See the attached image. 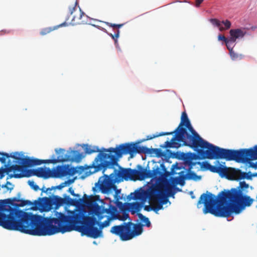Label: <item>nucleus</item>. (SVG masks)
Masks as SVG:
<instances>
[{
  "label": "nucleus",
  "mask_w": 257,
  "mask_h": 257,
  "mask_svg": "<svg viewBox=\"0 0 257 257\" xmlns=\"http://www.w3.org/2000/svg\"><path fill=\"white\" fill-rule=\"evenodd\" d=\"M55 152L58 154L57 159H52V160H57L60 157L62 159L63 161H59L56 163L59 162H64L67 161H80L83 157L82 153H79L77 151H72L71 153L73 154V156L70 155H67L65 154V150L63 149H56Z\"/></svg>",
  "instance_id": "12"
},
{
  "label": "nucleus",
  "mask_w": 257,
  "mask_h": 257,
  "mask_svg": "<svg viewBox=\"0 0 257 257\" xmlns=\"http://www.w3.org/2000/svg\"><path fill=\"white\" fill-rule=\"evenodd\" d=\"M235 41H234L233 39H232L231 38H228V39L226 41L225 44L226 46L229 51V52L231 51H232L233 48L234 46V43Z\"/></svg>",
  "instance_id": "27"
},
{
  "label": "nucleus",
  "mask_w": 257,
  "mask_h": 257,
  "mask_svg": "<svg viewBox=\"0 0 257 257\" xmlns=\"http://www.w3.org/2000/svg\"><path fill=\"white\" fill-rule=\"evenodd\" d=\"M150 150L144 146H139L137 144L125 143L117 146L115 148L102 149L100 151L98 147L87 146L85 150V153L91 154L99 152V154L95 158L91 165L88 167L89 174H92L101 170L103 173L107 169L113 168L117 165L118 159L123 154H130L132 158L136 153L147 154Z\"/></svg>",
  "instance_id": "4"
},
{
  "label": "nucleus",
  "mask_w": 257,
  "mask_h": 257,
  "mask_svg": "<svg viewBox=\"0 0 257 257\" xmlns=\"http://www.w3.org/2000/svg\"><path fill=\"white\" fill-rule=\"evenodd\" d=\"M12 158L8 161V166L6 168V172L9 173L14 171V174L11 177H14L16 174H23L24 170L27 167L40 165L43 163L56 164L59 161H63L59 157L57 160H39L38 159H32L24 156L23 154L19 152H14L10 154L7 153L0 152V162L3 164H6L7 159Z\"/></svg>",
  "instance_id": "6"
},
{
  "label": "nucleus",
  "mask_w": 257,
  "mask_h": 257,
  "mask_svg": "<svg viewBox=\"0 0 257 257\" xmlns=\"http://www.w3.org/2000/svg\"><path fill=\"white\" fill-rule=\"evenodd\" d=\"M116 170H114L113 173L109 175L104 174L99 177L97 182L95 183L92 190L94 192H101L103 194H108L112 190L116 189L115 185L116 182L115 172Z\"/></svg>",
  "instance_id": "8"
},
{
  "label": "nucleus",
  "mask_w": 257,
  "mask_h": 257,
  "mask_svg": "<svg viewBox=\"0 0 257 257\" xmlns=\"http://www.w3.org/2000/svg\"><path fill=\"white\" fill-rule=\"evenodd\" d=\"M42 191L46 192H45V191H46V190H45V189H44V188H42Z\"/></svg>",
  "instance_id": "60"
},
{
  "label": "nucleus",
  "mask_w": 257,
  "mask_h": 257,
  "mask_svg": "<svg viewBox=\"0 0 257 257\" xmlns=\"http://www.w3.org/2000/svg\"><path fill=\"white\" fill-rule=\"evenodd\" d=\"M153 206L152 205V206H151V205H145L144 207V210H146V211H150L151 210H153Z\"/></svg>",
  "instance_id": "48"
},
{
  "label": "nucleus",
  "mask_w": 257,
  "mask_h": 257,
  "mask_svg": "<svg viewBox=\"0 0 257 257\" xmlns=\"http://www.w3.org/2000/svg\"><path fill=\"white\" fill-rule=\"evenodd\" d=\"M86 195L84 194V197H86Z\"/></svg>",
  "instance_id": "61"
},
{
  "label": "nucleus",
  "mask_w": 257,
  "mask_h": 257,
  "mask_svg": "<svg viewBox=\"0 0 257 257\" xmlns=\"http://www.w3.org/2000/svg\"><path fill=\"white\" fill-rule=\"evenodd\" d=\"M153 206V210L157 212L162 209H163V203L160 202V201L157 202H151Z\"/></svg>",
  "instance_id": "26"
},
{
  "label": "nucleus",
  "mask_w": 257,
  "mask_h": 257,
  "mask_svg": "<svg viewBox=\"0 0 257 257\" xmlns=\"http://www.w3.org/2000/svg\"><path fill=\"white\" fill-rule=\"evenodd\" d=\"M249 167L254 168V169H256L257 168V162H255V163L250 162L249 163Z\"/></svg>",
  "instance_id": "52"
},
{
  "label": "nucleus",
  "mask_w": 257,
  "mask_h": 257,
  "mask_svg": "<svg viewBox=\"0 0 257 257\" xmlns=\"http://www.w3.org/2000/svg\"><path fill=\"white\" fill-rule=\"evenodd\" d=\"M93 213L97 217L99 220H101L105 217L107 214L110 215V216L112 217L113 219L119 218L118 215L117 213V208L111 204H109L108 208H105L102 206L96 204L94 206Z\"/></svg>",
  "instance_id": "11"
},
{
  "label": "nucleus",
  "mask_w": 257,
  "mask_h": 257,
  "mask_svg": "<svg viewBox=\"0 0 257 257\" xmlns=\"http://www.w3.org/2000/svg\"><path fill=\"white\" fill-rule=\"evenodd\" d=\"M105 217H107V219L105 221L101 223L99 222L98 226L101 229L109 226L110 221L113 219V218L110 216L106 215Z\"/></svg>",
  "instance_id": "28"
},
{
  "label": "nucleus",
  "mask_w": 257,
  "mask_h": 257,
  "mask_svg": "<svg viewBox=\"0 0 257 257\" xmlns=\"http://www.w3.org/2000/svg\"><path fill=\"white\" fill-rule=\"evenodd\" d=\"M175 136L172 138L170 141H166L165 142V147L166 148H179L182 145L188 146L191 148H194L197 152L198 149H200V147L194 144L193 142L191 141V140H188L183 136L179 137V133L175 132Z\"/></svg>",
  "instance_id": "10"
},
{
  "label": "nucleus",
  "mask_w": 257,
  "mask_h": 257,
  "mask_svg": "<svg viewBox=\"0 0 257 257\" xmlns=\"http://www.w3.org/2000/svg\"><path fill=\"white\" fill-rule=\"evenodd\" d=\"M218 168V166H213V165H211L209 171H210L211 172H213V173H217Z\"/></svg>",
  "instance_id": "43"
},
{
  "label": "nucleus",
  "mask_w": 257,
  "mask_h": 257,
  "mask_svg": "<svg viewBox=\"0 0 257 257\" xmlns=\"http://www.w3.org/2000/svg\"><path fill=\"white\" fill-rule=\"evenodd\" d=\"M244 173L246 174V177L249 176L250 175H252V174H251L250 172H249L248 173L244 172Z\"/></svg>",
  "instance_id": "56"
},
{
  "label": "nucleus",
  "mask_w": 257,
  "mask_h": 257,
  "mask_svg": "<svg viewBox=\"0 0 257 257\" xmlns=\"http://www.w3.org/2000/svg\"><path fill=\"white\" fill-rule=\"evenodd\" d=\"M137 215L141 221L145 223L147 227L151 226V222L149 218L140 213ZM144 224L141 223H134L131 221L123 222L118 225L112 226L110 232L117 236H118L122 241L129 240L136 236L142 234L143 231Z\"/></svg>",
  "instance_id": "7"
},
{
  "label": "nucleus",
  "mask_w": 257,
  "mask_h": 257,
  "mask_svg": "<svg viewBox=\"0 0 257 257\" xmlns=\"http://www.w3.org/2000/svg\"><path fill=\"white\" fill-rule=\"evenodd\" d=\"M246 33L245 28L231 29L229 31L230 37L235 41L237 39L243 38Z\"/></svg>",
  "instance_id": "17"
},
{
  "label": "nucleus",
  "mask_w": 257,
  "mask_h": 257,
  "mask_svg": "<svg viewBox=\"0 0 257 257\" xmlns=\"http://www.w3.org/2000/svg\"><path fill=\"white\" fill-rule=\"evenodd\" d=\"M218 40L219 41H224L225 43L226 42V41L228 39L226 38H225V37L223 35H219L218 36Z\"/></svg>",
  "instance_id": "44"
},
{
  "label": "nucleus",
  "mask_w": 257,
  "mask_h": 257,
  "mask_svg": "<svg viewBox=\"0 0 257 257\" xmlns=\"http://www.w3.org/2000/svg\"><path fill=\"white\" fill-rule=\"evenodd\" d=\"M230 168L220 165L218 166L217 173L222 177H225L228 178V173Z\"/></svg>",
  "instance_id": "22"
},
{
  "label": "nucleus",
  "mask_w": 257,
  "mask_h": 257,
  "mask_svg": "<svg viewBox=\"0 0 257 257\" xmlns=\"http://www.w3.org/2000/svg\"><path fill=\"white\" fill-rule=\"evenodd\" d=\"M150 175H151V178L157 179L162 176L163 173L160 171L159 168L157 167L156 169L150 171Z\"/></svg>",
  "instance_id": "24"
},
{
  "label": "nucleus",
  "mask_w": 257,
  "mask_h": 257,
  "mask_svg": "<svg viewBox=\"0 0 257 257\" xmlns=\"http://www.w3.org/2000/svg\"><path fill=\"white\" fill-rule=\"evenodd\" d=\"M105 24L109 26V27H112L113 29L114 28H117L119 29L121 28L123 24H114L108 22H106Z\"/></svg>",
  "instance_id": "38"
},
{
  "label": "nucleus",
  "mask_w": 257,
  "mask_h": 257,
  "mask_svg": "<svg viewBox=\"0 0 257 257\" xmlns=\"http://www.w3.org/2000/svg\"><path fill=\"white\" fill-rule=\"evenodd\" d=\"M28 184L35 191H37L38 190H39V186L37 185H36L34 181H28Z\"/></svg>",
  "instance_id": "37"
},
{
  "label": "nucleus",
  "mask_w": 257,
  "mask_h": 257,
  "mask_svg": "<svg viewBox=\"0 0 257 257\" xmlns=\"http://www.w3.org/2000/svg\"><path fill=\"white\" fill-rule=\"evenodd\" d=\"M248 161L257 159V145L253 148H250Z\"/></svg>",
  "instance_id": "23"
},
{
  "label": "nucleus",
  "mask_w": 257,
  "mask_h": 257,
  "mask_svg": "<svg viewBox=\"0 0 257 257\" xmlns=\"http://www.w3.org/2000/svg\"><path fill=\"white\" fill-rule=\"evenodd\" d=\"M131 168L124 169L121 172L122 177L125 179L127 178H130L131 177Z\"/></svg>",
  "instance_id": "29"
},
{
  "label": "nucleus",
  "mask_w": 257,
  "mask_h": 257,
  "mask_svg": "<svg viewBox=\"0 0 257 257\" xmlns=\"http://www.w3.org/2000/svg\"><path fill=\"white\" fill-rule=\"evenodd\" d=\"M141 193L139 192H137L135 193V195L134 196V199H140L141 198Z\"/></svg>",
  "instance_id": "50"
},
{
  "label": "nucleus",
  "mask_w": 257,
  "mask_h": 257,
  "mask_svg": "<svg viewBox=\"0 0 257 257\" xmlns=\"http://www.w3.org/2000/svg\"><path fill=\"white\" fill-rule=\"evenodd\" d=\"M204 0H196V6L199 7Z\"/></svg>",
  "instance_id": "53"
},
{
  "label": "nucleus",
  "mask_w": 257,
  "mask_h": 257,
  "mask_svg": "<svg viewBox=\"0 0 257 257\" xmlns=\"http://www.w3.org/2000/svg\"><path fill=\"white\" fill-rule=\"evenodd\" d=\"M48 175V171L45 168H39L34 169H26L23 174H16L14 176V178H21L23 177H29L32 176H36L38 177L47 178Z\"/></svg>",
  "instance_id": "13"
},
{
  "label": "nucleus",
  "mask_w": 257,
  "mask_h": 257,
  "mask_svg": "<svg viewBox=\"0 0 257 257\" xmlns=\"http://www.w3.org/2000/svg\"><path fill=\"white\" fill-rule=\"evenodd\" d=\"M52 31V30L50 28H45L41 31L40 34L42 36L45 35L51 32Z\"/></svg>",
  "instance_id": "41"
},
{
  "label": "nucleus",
  "mask_w": 257,
  "mask_h": 257,
  "mask_svg": "<svg viewBox=\"0 0 257 257\" xmlns=\"http://www.w3.org/2000/svg\"><path fill=\"white\" fill-rule=\"evenodd\" d=\"M229 53H230L231 58L233 60H235L238 59H241L243 58V55H242L241 54L238 55V54H236V53H235L233 51L230 52Z\"/></svg>",
  "instance_id": "33"
},
{
  "label": "nucleus",
  "mask_w": 257,
  "mask_h": 257,
  "mask_svg": "<svg viewBox=\"0 0 257 257\" xmlns=\"http://www.w3.org/2000/svg\"><path fill=\"white\" fill-rule=\"evenodd\" d=\"M210 21L212 25L218 27L220 31L229 29L231 25L230 22L227 20L220 22L216 19H211Z\"/></svg>",
  "instance_id": "16"
},
{
  "label": "nucleus",
  "mask_w": 257,
  "mask_h": 257,
  "mask_svg": "<svg viewBox=\"0 0 257 257\" xmlns=\"http://www.w3.org/2000/svg\"><path fill=\"white\" fill-rule=\"evenodd\" d=\"M42 199L50 205L55 204L57 206L62 205L64 202V199L58 196H54L52 198L44 197Z\"/></svg>",
  "instance_id": "18"
},
{
  "label": "nucleus",
  "mask_w": 257,
  "mask_h": 257,
  "mask_svg": "<svg viewBox=\"0 0 257 257\" xmlns=\"http://www.w3.org/2000/svg\"><path fill=\"white\" fill-rule=\"evenodd\" d=\"M165 193V190L162 186H155L146 192V196L150 202H157L160 201Z\"/></svg>",
  "instance_id": "14"
},
{
  "label": "nucleus",
  "mask_w": 257,
  "mask_h": 257,
  "mask_svg": "<svg viewBox=\"0 0 257 257\" xmlns=\"http://www.w3.org/2000/svg\"><path fill=\"white\" fill-rule=\"evenodd\" d=\"M257 28V26H254V27H251V29L252 30H254L255 29Z\"/></svg>",
  "instance_id": "58"
},
{
  "label": "nucleus",
  "mask_w": 257,
  "mask_h": 257,
  "mask_svg": "<svg viewBox=\"0 0 257 257\" xmlns=\"http://www.w3.org/2000/svg\"><path fill=\"white\" fill-rule=\"evenodd\" d=\"M246 175L239 169L230 168L227 178L232 180H239L250 178L246 177Z\"/></svg>",
  "instance_id": "15"
},
{
  "label": "nucleus",
  "mask_w": 257,
  "mask_h": 257,
  "mask_svg": "<svg viewBox=\"0 0 257 257\" xmlns=\"http://www.w3.org/2000/svg\"><path fill=\"white\" fill-rule=\"evenodd\" d=\"M65 186H65L64 182H62V183H61L60 185H59L58 186L52 187L51 188H48L46 189L45 192H47L48 190H54V189H56L60 190V189H62L63 188L65 187Z\"/></svg>",
  "instance_id": "35"
},
{
  "label": "nucleus",
  "mask_w": 257,
  "mask_h": 257,
  "mask_svg": "<svg viewBox=\"0 0 257 257\" xmlns=\"http://www.w3.org/2000/svg\"><path fill=\"white\" fill-rule=\"evenodd\" d=\"M175 132L179 133L180 138L183 136L188 140H191V141L200 147V149L197 150V155L199 159H225L227 161L234 160L236 162L248 161L250 149L239 150H227L214 146L204 140L194 130L185 111L182 112L181 122L174 131L162 132L157 133L153 136H148L146 140L173 135Z\"/></svg>",
  "instance_id": "1"
},
{
  "label": "nucleus",
  "mask_w": 257,
  "mask_h": 257,
  "mask_svg": "<svg viewBox=\"0 0 257 257\" xmlns=\"http://www.w3.org/2000/svg\"><path fill=\"white\" fill-rule=\"evenodd\" d=\"M41 216L25 212L4 203L0 200V226L35 235Z\"/></svg>",
  "instance_id": "5"
},
{
  "label": "nucleus",
  "mask_w": 257,
  "mask_h": 257,
  "mask_svg": "<svg viewBox=\"0 0 257 257\" xmlns=\"http://www.w3.org/2000/svg\"><path fill=\"white\" fill-rule=\"evenodd\" d=\"M6 172V169H4L3 171H2L1 170H0V175H1V177H0L1 178H2L3 177V176H4V175H3V173H4V172Z\"/></svg>",
  "instance_id": "55"
},
{
  "label": "nucleus",
  "mask_w": 257,
  "mask_h": 257,
  "mask_svg": "<svg viewBox=\"0 0 257 257\" xmlns=\"http://www.w3.org/2000/svg\"><path fill=\"white\" fill-rule=\"evenodd\" d=\"M68 192L74 196H79L78 194H75L74 190L71 187L69 188Z\"/></svg>",
  "instance_id": "49"
},
{
  "label": "nucleus",
  "mask_w": 257,
  "mask_h": 257,
  "mask_svg": "<svg viewBox=\"0 0 257 257\" xmlns=\"http://www.w3.org/2000/svg\"><path fill=\"white\" fill-rule=\"evenodd\" d=\"M243 194L242 190L233 188L219 192L216 198L207 191L201 195L198 204H204V214L209 213L216 217L228 218L232 213L239 214L246 206L252 204L253 199Z\"/></svg>",
  "instance_id": "3"
},
{
  "label": "nucleus",
  "mask_w": 257,
  "mask_h": 257,
  "mask_svg": "<svg viewBox=\"0 0 257 257\" xmlns=\"http://www.w3.org/2000/svg\"><path fill=\"white\" fill-rule=\"evenodd\" d=\"M99 222L93 216H83L79 212L62 214L59 218L41 216L35 235H51L76 230L88 237L97 238L102 236V229L95 226Z\"/></svg>",
  "instance_id": "2"
},
{
  "label": "nucleus",
  "mask_w": 257,
  "mask_h": 257,
  "mask_svg": "<svg viewBox=\"0 0 257 257\" xmlns=\"http://www.w3.org/2000/svg\"><path fill=\"white\" fill-rule=\"evenodd\" d=\"M175 189L177 190V191H181V189H179V188L175 187Z\"/></svg>",
  "instance_id": "57"
},
{
  "label": "nucleus",
  "mask_w": 257,
  "mask_h": 257,
  "mask_svg": "<svg viewBox=\"0 0 257 257\" xmlns=\"http://www.w3.org/2000/svg\"><path fill=\"white\" fill-rule=\"evenodd\" d=\"M199 164H200V163ZM211 164L208 162L205 161L201 164V167L205 170H209Z\"/></svg>",
  "instance_id": "36"
},
{
  "label": "nucleus",
  "mask_w": 257,
  "mask_h": 257,
  "mask_svg": "<svg viewBox=\"0 0 257 257\" xmlns=\"http://www.w3.org/2000/svg\"><path fill=\"white\" fill-rule=\"evenodd\" d=\"M8 185H9L10 186H13L12 184L10 182L7 181L6 184L3 185L2 186V188H6L7 190L11 191L13 189V187H12L10 188L9 187H8Z\"/></svg>",
  "instance_id": "42"
},
{
  "label": "nucleus",
  "mask_w": 257,
  "mask_h": 257,
  "mask_svg": "<svg viewBox=\"0 0 257 257\" xmlns=\"http://www.w3.org/2000/svg\"><path fill=\"white\" fill-rule=\"evenodd\" d=\"M73 5L72 7L69 8V13L71 15L73 14V18L70 22L68 23L69 17L66 19L65 21L60 24L59 27H65L68 26L69 25L72 26L76 25H81L86 24L88 22L87 19L88 17L86 14L82 11L81 9L79 7L78 9L76 7L77 3V0H73Z\"/></svg>",
  "instance_id": "9"
},
{
  "label": "nucleus",
  "mask_w": 257,
  "mask_h": 257,
  "mask_svg": "<svg viewBox=\"0 0 257 257\" xmlns=\"http://www.w3.org/2000/svg\"><path fill=\"white\" fill-rule=\"evenodd\" d=\"M186 179V176H181L178 178H175V184H179L181 186H184L185 185V180Z\"/></svg>",
  "instance_id": "30"
},
{
  "label": "nucleus",
  "mask_w": 257,
  "mask_h": 257,
  "mask_svg": "<svg viewBox=\"0 0 257 257\" xmlns=\"http://www.w3.org/2000/svg\"><path fill=\"white\" fill-rule=\"evenodd\" d=\"M153 150L157 157H162L164 155L162 151L159 149H154Z\"/></svg>",
  "instance_id": "39"
},
{
  "label": "nucleus",
  "mask_w": 257,
  "mask_h": 257,
  "mask_svg": "<svg viewBox=\"0 0 257 257\" xmlns=\"http://www.w3.org/2000/svg\"><path fill=\"white\" fill-rule=\"evenodd\" d=\"M109 35L112 38V39L114 41V44L116 47H117L118 42L117 39L119 36V31L118 30H117L116 32L114 34H109Z\"/></svg>",
  "instance_id": "32"
},
{
  "label": "nucleus",
  "mask_w": 257,
  "mask_h": 257,
  "mask_svg": "<svg viewBox=\"0 0 257 257\" xmlns=\"http://www.w3.org/2000/svg\"><path fill=\"white\" fill-rule=\"evenodd\" d=\"M114 190L115 191V192H116V194L118 193V192H119V190H117V188L115 190Z\"/></svg>",
  "instance_id": "59"
},
{
  "label": "nucleus",
  "mask_w": 257,
  "mask_h": 257,
  "mask_svg": "<svg viewBox=\"0 0 257 257\" xmlns=\"http://www.w3.org/2000/svg\"><path fill=\"white\" fill-rule=\"evenodd\" d=\"M168 201V199L165 197V194H164L163 195L162 199H161V200H160V202L162 203L163 205V204H165L167 203Z\"/></svg>",
  "instance_id": "47"
},
{
  "label": "nucleus",
  "mask_w": 257,
  "mask_h": 257,
  "mask_svg": "<svg viewBox=\"0 0 257 257\" xmlns=\"http://www.w3.org/2000/svg\"><path fill=\"white\" fill-rule=\"evenodd\" d=\"M250 177L249 178H247L248 180H250L252 179V177H257V173H253L252 175H250L249 176H248L247 177Z\"/></svg>",
  "instance_id": "54"
},
{
  "label": "nucleus",
  "mask_w": 257,
  "mask_h": 257,
  "mask_svg": "<svg viewBox=\"0 0 257 257\" xmlns=\"http://www.w3.org/2000/svg\"><path fill=\"white\" fill-rule=\"evenodd\" d=\"M139 180H143L146 178H151L150 170L143 168L141 165L138 166Z\"/></svg>",
  "instance_id": "19"
},
{
  "label": "nucleus",
  "mask_w": 257,
  "mask_h": 257,
  "mask_svg": "<svg viewBox=\"0 0 257 257\" xmlns=\"http://www.w3.org/2000/svg\"><path fill=\"white\" fill-rule=\"evenodd\" d=\"M143 207L142 204L140 202H136L130 204L131 212L132 214L139 212Z\"/></svg>",
  "instance_id": "21"
},
{
  "label": "nucleus",
  "mask_w": 257,
  "mask_h": 257,
  "mask_svg": "<svg viewBox=\"0 0 257 257\" xmlns=\"http://www.w3.org/2000/svg\"><path fill=\"white\" fill-rule=\"evenodd\" d=\"M129 217V215L127 213H123V217L122 218H118L120 220H121L122 221H124L125 220H126L127 219V218H128Z\"/></svg>",
  "instance_id": "51"
},
{
  "label": "nucleus",
  "mask_w": 257,
  "mask_h": 257,
  "mask_svg": "<svg viewBox=\"0 0 257 257\" xmlns=\"http://www.w3.org/2000/svg\"><path fill=\"white\" fill-rule=\"evenodd\" d=\"M18 201H20L21 203L20 204H17L18 206H24L26 205H29L31 204V202L29 200H18Z\"/></svg>",
  "instance_id": "40"
},
{
  "label": "nucleus",
  "mask_w": 257,
  "mask_h": 257,
  "mask_svg": "<svg viewBox=\"0 0 257 257\" xmlns=\"http://www.w3.org/2000/svg\"><path fill=\"white\" fill-rule=\"evenodd\" d=\"M166 190L169 193L174 195V193L172 192V186L171 185H167L166 186Z\"/></svg>",
  "instance_id": "45"
},
{
  "label": "nucleus",
  "mask_w": 257,
  "mask_h": 257,
  "mask_svg": "<svg viewBox=\"0 0 257 257\" xmlns=\"http://www.w3.org/2000/svg\"><path fill=\"white\" fill-rule=\"evenodd\" d=\"M249 187V185L248 184H247L245 181H242L239 183V186L236 188V189L238 190H242L243 192V190L244 189H247Z\"/></svg>",
  "instance_id": "34"
},
{
  "label": "nucleus",
  "mask_w": 257,
  "mask_h": 257,
  "mask_svg": "<svg viewBox=\"0 0 257 257\" xmlns=\"http://www.w3.org/2000/svg\"><path fill=\"white\" fill-rule=\"evenodd\" d=\"M186 179L188 180H200L201 178L200 176H198L197 174L194 172H189L187 173L186 176Z\"/></svg>",
  "instance_id": "25"
},
{
  "label": "nucleus",
  "mask_w": 257,
  "mask_h": 257,
  "mask_svg": "<svg viewBox=\"0 0 257 257\" xmlns=\"http://www.w3.org/2000/svg\"><path fill=\"white\" fill-rule=\"evenodd\" d=\"M131 172L130 179L134 180L136 179L139 180L138 170L131 169Z\"/></svg>",
  "instance_id": "31"
},
{
  "label": "nucleus",
  "mask_w": 257,
  "mask_h": 257,
  "mask_svg": "<svg viewBox=\"0 0 257 257\" xmlns=\"http://www.w3.org/2000/svg\"><path fill=\"white\" fill-rule=\"evenodd\" d=\"M70 168L69 165L58 166L57 167V174L59 177L66 176L70 174Z\"/></svg>",
  "instance_id": "20"
},
{
  "label": "nucleus",
  "mask_w": 257,
  "mask_h": 257,
  "mask_svg": "<svg viewBox=\"0 0 257 257\" xmlns=\"http://www.w3.org/2000/svg\"><path fill=\"white\" fill-rule=\"evenodd\" d=\"M74 180H75V179L74 178V179H70L67 180V181H65V182H64L65 184V186H66L67 185L72 184L74 182Z\"/></svg>",
  "instance_id": "46"
}]
</instances>
